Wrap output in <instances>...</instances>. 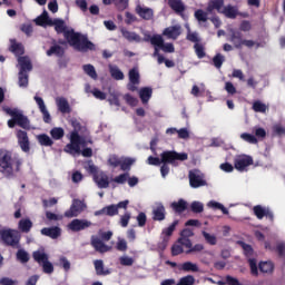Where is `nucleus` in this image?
Here are the masks:
<instances>
[{
    "instance_id": "62",
    "label": "nucleus",
    "mask_w": 285,
    "mask_h": 285,
    "mask_svg": "<svg viewBox=\"0 0 285 285\" xmlns=\"http://www.w3.org/2000/svg\"><path fill=\"white\" fill-rule=\"evenodd\" d=\"M179 139H190V129L188 127L179 129Z\"/></svg>"
},
{
    "instance_id": "2",
    "label": "nucleus",
    "mask_w": 285,
    "mask_h": 285,
    "mask_svg": "<svg viewBox=\"0 0 285 285\" xmlns=\"http://www.w3.org/2000/svg\"><path fill=\"white\" fill-rule=\"evenodd\" d=\"M69 141L70 142L65 147V153L73 156L82 155V157H92V149L86 148L88 146V140L80 137L77 129L70 132Z\"/></svg>"
},
{
    "instance_id": "12",
    "label": "nucleus",
    "mask_w": 285,
    "mask_h": 285,
    "mask_svg": "<svg viewBox=\"0 0 285 285\" xmlns=\"http://www.w3.org/2000/svg\"><path fill=\"white\" fill-rule=\"evenodd\" d=\"M253 213L257 217V219H262L263 217H266L269 222H273L275 219V215L273 214V212H271L269 208L262 207V205L254 206Z\"/></svg>"
},
{
    "instance_id": "27",
    "label": "nucleus",
    "mask_w": 285,
    "mask_h": 285,
    "mask_svg": "<svg viewBox=\"0 0 285 285\" xmlns=\"http://www.w3.org/2000/svg\"><path fill=\"white\" fill-rule=\"evenodd\" d=\"M119 210L117 209V205H110L107 206L100 210L95 212L96 217H99V215H109V217H114V215H117Z\"/></svg>"
},
{
    "instance_id": "42",
    "label": "nucleus",
    "mask_w": 285,
    "mask_h": 285,
    "mask_svg": "<svg viewBox=\"0 0 285 285\" xmlns=\"http://www.w3.org/2000/svg\"><path fill=\"white\" fill-rule=\"evenodd\" d=\"M135 161H136L135 158L122 157L120 161L121 170H130V167L132 166V164H135Z\"/></svg>"
},
{
    "instance_id": "63",
    "label": "nucleus",
    "mask_w": 285,
    "mask_h": 285,
    "mask_svg": "<svg viewBox=\"0 0 285 285\" xmlns=\"http://www.w3.org/2000/svg\"><path fill=\"white\" fill-rule=\"evenodd\" d=\"M40 112H42L43 110H47L48 108L46 107V102L43 101V98L39 97V96H35L33 97Z\"/></svg>"
},
{
    "instance_id": "38",
    "label": "nucleus",
    "mask_w": 285,
    "mask_h": 285,
    "mask_svg": "<svg viewBox=\"0 0 285 285\" xmlns=\"http://www.w3.org/2000/svg\"><path fill=\"white\" fill-rule=\"evenodd\" d=\"M206 244H209V246H217V236L214 234H210L208 232H203L202 233Z\"/></svg>"
},
{
    "instance_id": "16",
    "label": "nucleus",
    "mask_w": 285,
    "mask_h": 285,
    "mask_svg": "<svg viewBox=\"0 0 285 285\" xmlns=\"http://www.w3.org/2000/svg\"><path fill=\"white\" fill-rule=\"evenodd\" d=\"M18 144L23 153H30V140L28 138V132L23 130L17 131Z\"/></svg>"
},
{
    "instance_id": "21",
    "label": "nucleus",
    "mask_w": 285,
    "mask_h": 285,
    "mask_svg": "<svg viewBox=\"0 0 285 285\" xmlns=\"http://www.w3.org/2000/svg\"><path fill=\"white\" fill-rule=\"evenodd\" d=\"M91 245L94 246V248L98 252V253H108V250H110V246L104 244V242H101V239L92 236L91 238Z\"/></svg>"
},
{
    "instance_id": "45",
    "label": "nucleus",
    "mask_w": 285,
    "mask_h": 285,
    "mask_svg": "<svg viewBox=\"0 0 285 285\" xmlns=\"http://www.w3.org/2000/svg\"><path fill=\"white\" fill-rule=\"evenodd\" d=\"M194 50H195L196 57H198V59H204V57H206V50L204 48V45L196 42L194 45Z\"/></svg>"
},
{
    "instance_id": "35",
    "label": "nucleus",
    "mask_w": 285,
    "mask_h": 285,
    "mask_svg": "<svg viewBox=\"0 0 285 285\" xmlns=\"http://www.w3.org/2000/svg\"><path fill=\"white\" fill-rule=\"evenodd\" d=\"M105 6H110V3H115L119 10H126L128 8V0H102Z\"/></svg>"
},
{
    "instance_id": "37",
    "label": "nucleus",
    "mask_w": 285,
    "mask_h": 285,
    "mask_svg": "<svg viewBox=\"0 0 285 285\" xmlns=\"http://www.w3.org/2000/svg\"><path fill=\"white\" fill-rule=\"evenodd\" d=\"M30 228H32V222L30 219L24 218L19 222V230L21 233H30Z\"/></svg>"
},
{
    "instance_id": "1",
    "label": "nucleus",
    "mask_w": 285,
    "mask_h": 285,
    "mask_svg": "<svg viewBox=\"0 0 285 285\" xmlns=\"http://www.w3.org/2000/svg\"><path fill=\"white\" fill-rule=\"evenodd\" d=\"M37 26H53L56 32H63L65 39H67L68 43L72 46L76 50L80 52H86V50H95V45L88 39L83 38L81 35L75 32L72 28L66 27V22L61 19H50L48 17V11H43L41 16L36 19Z\"/></svg>"
},
{
    "instance_id": "41",
    "label": "nucleus",
    "mask_w": 285,
    "mask_h": 285,
    "mask_svg": "<svg viewBox=\"0 0 285 285\" xmlns=\"http://www.w3.org/2000/svg\"><path fill=\"white\" fill-rule=\"evenodd\" d=\"M18 85L20 88H28V72L19 71Z\"/></svg>"
},
{
    "instance_id": "50",
    "label": "nucleus",
    "mask_w": 285,
    "mask_h": 285,
    "mask_svg": "<svg viewBox=\"0 0 285 285\" xmlns=\"http://www.w3.org/2000/svg\"><path fill=\"white\" fill-rule=\"evenodd\" d=\"M190 210H191V213H195L196 215H198L199 213H204V204L195 200L190 205Z\"/></svg>"
},
{
    "instance_id": "17",
    "label": "nucleus",
    "mask_w": 285,
    "mask_h": 285,
    "mask_svg": "<svg viewBox=\"0 0 285 285\" xmlns=\"http://www.w3.org/2000/svg\"><path fill=\"white\" fill-rule=\"evenodd\" d=\"M94 181L97 184L98 188H108V186H110L108 175L104 171H96V174H94Z\"/></svg>"
},
{
    "instance_id": "18",
    "label": "nucleus",
    "mask_w": 285,
    "mask_h": 285,
    "mask_svg": "<svg viewBox=\"0 0 285 285\" xmlns=\"http://www.w3.org/2000/svg\"><path fill=\"white\" fill-rule=\"evenodd\" d=\"M223 8H224V0H209L206 10L208 14H214L215 10L216 12L222 13Z\"/></svg>"
},
{
    "instance_id": "44",
    "label": "nucleus",
    "mask_w": 285,
    "mask_h": 285,
    "mask_svg": "<svg viewBox=\"0 0 285 285\" xmlns=\"http://www.w3.org/2000/svg\"><path fill=\"white\" fill-rule=\"evenodd\" d=\"M240 139H243V141H246L247 144H258L259 140H257V137H255L253 134H248V132H243L240 134Z\"/></svg>"
},
{
    "instance_id": "64",
    "label": "nucleus",
    "mask_w": 285,
    "mask_h": 285,
    "mask_svg": "<svg viewBox=\"0 0 285 285\" xmlns=\"http://www.w3.org/2000/svg\"><path fill=\"white\" fill-rule=\"evenodd\" d=\"M276 253H277V255L279 256V257H284V255H285V244L284 243H278L277 245H276Z\"/></svg>"
},
{
    "instance_id": "60",
    "label": "nucleus",
    "mask_w": 285,
    "mask_h": 285,
    "mask_svg": "<svg viewBox=\"0 0 285 285\" xmlns=\"http://www.w3.org/2000/svg\"><path fill=\"white\" fill-rule=\"evenodd\" d=\"M254 135L258 139H266V129H264L262 127H255L254 128Z\"/></svg>"
},
{
    "instance_id": "46",
    "label": "nucleus",
    "mask_w": 285,
    "mask_h": 285,
    "mask_svg": "<svg viewBox=\"0 0 285 285\" xmlns=\"http://www.w3.org/2000/svg\"><path fill=\"white\" fill-rule=\"evenodd\" d=\"M83 72L88 75L91 79H97V70H95V66L92 65H85L82 67Z\"/></svg>"
},
{
    "instance_id": "22",
    "label": "nucleus",
    "mask_w": 285,
    "mask_h": 285,
    "mask_svg": "<svg viewBox=\"0 0 285 285\" xmlns=\"http://www.w3.org/2000/svg\"><path fill=\"white\" fill-rule=\"evenodd\" d=\"M122 37L130 42L139 43L141 41V37L136 32L129 31L128 29H120Z\"/></svg>"
},
{
    "instance_id": "53",
    "label": "nucleus",
    "mask_w": 285,
    "mask_h": 285,
    "mask_svg": "<svg viewBox=\"0 0 285 285\" xmlns=\"http://www.w3.org/2000/svg\"><path fill=\"white\" fill-rule=\"evenodd\" d=\"M248 264L252 275H254V277H257V275H259V271L257 269V261L255 258H249Z\"/></svg>"
},
{
    "instance_id": "20",
    "label": "nucleus",
    "mask_w": 285,
    "mask_h": 285,
    "mask_svg": "<svg viewBox=\"0 0 285 285\" xmlns=\"http://www.w3.org/2000/svg\"><path fill=\"white\" fill-rule=\"evenodd\" d=\"M154 219L156 222H164V219H166V208H164L161 203H157L154 206Z\"/></svg>"
},
{
    "instance_id": "11",
    "label": "nucleus",
    "mask_w": 285,
    "mask_h": 285,
    "mask_svg": "<svg viewBox=\"0 0 285 285\" xmlns=\"http://www.w3.org/2000/svg\"><path fill=\"white\" fill-rule=\"evenodd\" d=\"M92 226V223L87 219H73L71 223H69L68 228L69 230H72V233H79V230H86V228H90Z\"/></svg>"
},
{
    "instance_id": "14",
    "label": "nucleus",
    "mask_w": 285,
    "mask_h": 285,
    "mask_svg": "<svg viewBox=\"0 0 285 285\" xmlns=\"http://www.w3.org/2000/svg\"><path fill=\"white\" fill-rule=\"evenodd\" d=\"M206 180L204 176L199 175L197 171H189V186L191 188H202V186H206Z\"/></svg>"
},
{
    "instance_id": "40",
    "label": "nucleus",
    "mask_w": 285,
    "mask_h": 285,
    "mask_svg": "<svg viewBox=\"0 0 285 285\" xmlns=\"http://www.w3.org/2000/svg\"><path fill=\"white\" fill-rule=\"evenodd\" d=\"M209 208H214V210H222L223 215H228V208H226L223 204L210 200L208 203Z\"/></svg>"
},
{
    "instance_id": "39",
    "label": "nucleus",
    "mask_w": 285,
    "mask_h": 285,
    "mask_svg": "<svg viewBox=\"0 0 285 285\" xmlns=\"http://www.w3.org/2000/svg\"><path fill=\"white\" fill-rule=\"evenodd\" d=\"M208 11H204L202 9H198L195 11V19L199 21V23H206L208 21Z\"/></svg>"
},
{
    "instance_id": "49",
    "label": "nucleus",
    "mask_w": 285,
    "mask_h": 285,
    "mask_svg": "<svg viewBox=\"0 0 285 285\" xmlns=\"http://www.w3.org/2000/svg\"><path fill=\"white\" fill-rule=\"evenodd\" d=\"M224 61H226V57H224V55H222V53H217L213 58V63H214L215 68H217V69H219V68H222V66H224Z\"/></svg>"
},
{
    "instance_id": "3",
    "label": "nucleus",
    "mask_w": 285,
    "mask_h": 285,
    "mask_svg": "<svg viewBox=\"0 0 285 285\" xmlns=\"http://www.w3.org/2000/svg\"><path fill=\"white\" fill-rule=\"evenodd\" d=\"M19 166H21V159H19V156L12 155V153L8 150L0 151V168H2L7 177L17 173V170H19Z\"/></svg>"
},
{
    "instance_id": "32",
    "label": "nucleus",
    "mask_w": 285,
    "mask_h": 285,
    "mask_svg": "<svg viewBox=\"0 0 285 285\" xmlns=\"http://www.w3.org/2000/svg\"><path fill=\"white\" fill-rule=\"evenodd\" d=\"M261 273H273L275 271V264L271 261L261 262L258 265Z\"/></svg>"
},
{
    "instance_id": "15",
    "label": "nucleus",
    "mask_w": 285,
    "mask_h": 285,
    "mask_svg": "<svg viewBox=\"0 0 285 285\" xmlns=\"http://www.w3.org/2000/svg\"><path fill=\"white\" fill-rule=\"evenodd\" d=\"M139 85V69L134 68L129 70V83L127 85V89L131 92H135L138 90Z\"/></svg>"
},
{
    "instance_id": "31",
    "label": "nucleus",
    "mask_w": 285,
    "mask_h": 285,
    "mask_svg": "<svg viewBox=\"0 0 285 285\" xmlns=\"http://www.w3.org/2000/svg\"><path fill=\"white\" fill-rule=\"evenodd\" d=\"M139 97L142 104H148L150 97H153V89L150 87H145L139 90Z\"/></svg>"
},
{
    "instance_id": "55",
    "label": "nucleus",
    "mask_w": 285,
    "mask_h": 285,
    "mask_svg": "<svg viewBox=\"0 0 285 285\" xmlns=\"http://www.w3.org/2000/svg\"><path fill=\"white\" fill-rule=\"evenodd\" d=\"M119 263L121 266H132V264H135V259L130 256L124 255L119 258Z\"/></svg>"
},
{
    "instance_id": "24",
    "label": "nucleus",
    "mask_w": 285,
    "mask_h": 285,
    "mask_svg": "<svg viewBox=\"0 0 285 285\" xmlns=\"http://www.w3.org/2000/svg\"><path fill=\"white\" fill-rule=\"evenodd\" d=\"M136 12L137 14H139V17H141V19H146V20H150L153 19V9L148 8V7H142L141 4H138L136 7Z\"/></svg>"
},
{
    "instance_id": "57",
    "label": "nucleus",
    "mask_w": 285,
    "mask_h": 285,
    "mask_svg": "<svg viewBox=\"0 0 285 285\" xmlns=\"http://www.w3.org/2000/svg\"><path fill=\"white\" fill-rule=\"evenodd\" d=\"M17 258L22 264H26V262H28V259H30V256L28 255V253L26 250L19 249L18 253H17Z\"/></svg>"
},
{
    "instance_id": "6",
    "label": "nucleus",
    "mask_w": 285,
    "mask_h": 285,
    "mask_svg": "<svg viewBox=\"0 0 285 285\" xmlns=\"http://www.w3.org/2000/svg\"><path fill=\"white\" fill-rule=\"evenodd\" d=\"M204 250V244L193 245L190 238H179V253L186 255H193V253H202Z\"/></svg>"
},
{
    "instance_id": "33",
    "label": "nucleus",
    "mask_w": 285,
    "mask_h": 285,
    "mask_svg": "<svg viewBox=\"0 0 285 285\" xmlns=\"http://www.w3.org/2000/svg\"><path fill=\"white\" fill-rule=\"evenodd\" d=\"M180 271H185V273H199V267L197 264L186 262L180 265Z\"/></svg>"
},
{
    "instance_id": "13",
    "label": "nucleus",
    "mask_w": 285,
    "mask_h": 285,
    "mask_svg": "<svg viewBox=\"0 0 285 285\" xmlns=\"http://www.w3.org/2000/svg\"><path fill=\"white\" fill-rule=\"evenodd\" d=\"M86 205L81 200H73L70 209L65 213V217H79V215L83 212Z\"/></svg>"
},
{
    "instance_id": "19",
    "label": "nucleus",
    "mask_w": 285,
    "mask_h": 285,
    "mask_svg": "<svg viewBox=\"0 0 285 285\" xmlns=\"http://www.w3.org/2000/svg\"><path fill=\"white\" fill-rule=\"evenodd\" d=\"M220 14H224L227 19H237L239 17V9L235 6L227 4L223 8Z\"/></svg>"
},
{
    "instance_id": "48",
    "label": "nucleus",
    "mask_w": 285,
    "mask_h": 285,
    "mask_svg": "<svg viewBox=\"0 0 285 285\" xmlns=\"http://www.w3.org/2000/svg\"><path fill=\"white\" fill-rule=\"evenodd\" d=\"M52 55H56V57H61L63 55V49L60 46H52L48 51H47V57H52Z\"/></svg>"
},
{
    "instance_id": "26",
    "label": "nucleus",
    "mask_w": 285,
    "mask_h": 285,
    "mask_svg": "<svg viewBox=\"0 0 285 285\" xmlns=\"http://www.w3.org/2000/svg\"><path fill=\"white\" fill-rule=\"evenodd\" d=\"M229 41L234 45V48H236L237 50H242V46L244 42V39H242V32L234 31L230 35Z\"/></svg>"
},
{
    "instance_id": "25",
    "label": "nucleus",
    "mask_w": 285,
    "mask_h": 285,
    "mask_svg": "<svg viewBox=\"0 0 285 285\" xmlns=\"http://www.w3.org/2000/svg\"><path fill=\"white\" fill-rule=\"evenodd\" d=\"M41 235H45L46 237H51V239H57V237L61 236V228L59 227L42 228Z\"/></svg>"
},
{
    "instance_id": "56",
    "label": "nucleus",
    "mask_w": 285,
    "mask_h": 285,
    "mask_svg": "<svg viewBox=\"0 0 285 285\" xmlns=\"http://www.w3.org/2000/svg\"><path fill=\"white\" fill-rule=\"evenodd\" d=\"M179 285H195V277L193 275H187L179 279Z\"/></svg>"
},
{
    "instance_id": "58",
    "label": "nucleus",
    "mask_w": 285,
    "mask_h": 285,
    "mask_svg": "<svg viewBox=\"0 0 285 285\" xmlns=\"http://www.w3.org/2000/svg\"><path fill=\"white\" fill-rule=\"evenodd\" d=\"M124 99L128 106L135 107L137 104H139V100L135 97H132L130 94H127L124 96Z\"/></svg>"
},
{
    "instance_id": "51",
    "label": "nucleus",
    "mask_w": 285,
    "mask_h": 285,
    "mask_svg": "<svg viewBox=\"0 0 285 285\" xmlns=\"http://www.w3.org/2000/svg\"><path fill=\"white\" fill-rule=\"evenodd\" d=\"M128 181V173L116 176L111 179L112 187L115 188V184H126Z\"/></svg>"
},
{
    "instance_id": "59",
    "label": "nucleus",
    "mask_w": 285,
    "mask_h": 285,
    "mask_svg": "<svg viewBox=\"0 0 285 285\" xmlns=\"http://www.w3.org/2000/svg\"><path fill=\"white\" fill-rule=\"evenodd\" d=\"M109 166H112L114 168H117V166H121V158L111 155L108 159Z\"/></svg>"
},
{
    "instance_id": "9",
    "label": "nucleus",
    "mask_w": 285,
    "mask_h": 285,
    "mask_svg": "<svg viewBox=\"0 0 285 285\" xmlns=\"http://www.w3.org/2000/svg\"><path fill=\"white\" fill-rule=\"evenodd\" d=\"M248 166H253V157L248 155H238L234 159V167L236 170H239V173H244Z\"/></svg>"
},
{
    "instance_id": "4",
    "label": "nucleus",
    "mask_w": 285,
    "mask_h": 285,
    "mask_svg": "<svg viewBox=\"0 0 285 285\" xmlns=\"http://www.w3.org/2000/svg\"><path fill=\"white\" fill-rule=\"evenodd\" d=\"M3 111L12 117V119L8 120L9 128H14L18 125L20 128H24V130L30 129V120L23 115V111L17 108L11 109L10 107H3Z\"/></svg>"
},
{
    "instance_id": "23",
    "label": "nucleus",
    "mask_w": 285,
    "mask_h": 285,
    "mask_svg": "<svg viewBox=\"0 0 285 285\" xmlns=\"http://www.w3.org/2000/svg\"><path fill=\"white\" fill-rule=\"evenodd\" d=\"M18 66L20 68V72H30V70H32V62L28 57H19Z\"/></svg>"
},
{
    "instance_id": "30",
    "label": "nucleus",
    "mask_w": 285,
    "mask_h": 285,
    "mask_svg": "<svg viewBox=\"0 0 285 285\" xmlns=\"http://www.w3.org/2000/svg\"><path fill=\"white\" fill-rule=\"evenodd\" d=\"M163 35L164 37H167V39H177L179 37V27L174 26L166 28Z\"/></svg>"
},
{
    "instance_id": "61",
    "label": "nucleus",
    "mask_w": 285,
    "mask_h": 285,
    "mask_svg": "<svg viewBox=\"0 0 285 285\" xmlns=\"http://www.w3.org/2000/svg\"><path fill=\"white\" fill-rule=\"evenodd\" d=\"M130 213L126 212L125 215L120 216V225L122 228H127L130 222Z\"/></svg>"
},
{
    "instance_id": "54",
    "label": "nucleus",
    "mask_w": 285,
    "mask_h": 285,
    "mask_svg": "<svg viewBox=\"0 0 285 285\" xmlns=\"http://www.w3.org/2000/svg\"><path fill=\"white\" fill-rule=\"evenodd\" d=\"M253 110L255 112H266V104L259 101V100H256L254 104H253Z\"/></svg>"
},
{
    "instance_id": "8",
    "label": "nucleus",
    "mask_w": 285,
    "mask_h": 285,
    "mask_svg": "<svg viewBox=\"0 0 285 285\" xmlns=\"http://www.w3.org/2000/svg\"><path fill=\"white\" fill-rule=\"evenodd\" d=\"M0 237L2 242L9 246H17V244H19V232L14 229L0 230Z\"/></svg>"
},
{
    "instance_id": "34",
    "label": "nucleus",
    "mask_w": 285,
    "mask_h": 285,
    "mask_svg": "<svg viewBox=\"0 0 285 285\" xmlns=\"http://www.w3.org/2000/svg\"><path fill=\"white\" fill-rule=\"evenodd\" d=\"M37 141L40 144V146H52V144H55V141H52V138H50V136L46 135V134H40L38 136H36Z\"/></svg>"
},
{
    "instance_id": "52",
    "label": "nucleus",
    "mask_w": 285,
    "mask_h": 285,
    "mask_svg": "<svg viewBox=\"0 0 285 285\" xmlns=\"http://www.w3.org/2000/svg\"><path fill=\"white\" fill-rule=\"evenodd\" d=\"M239 245L242 246L243 250H244V255L246 257H253V246H250L249 244H246L244 242H239Z\"/></svg>"
},
{
    "instance_id": "10",
    "label": "nucleus",
    "mask_w": 285,
    "mask_h": 285,
    "mask_svg": "<svg viewBox=\"0 0 285 285\" xmlns=\"http://www.w3.org/2000/svg\"><path fill=\"white\" fill-rule=\"evenodd\" d=\"M151 45L158 50H163V52H175L173 43H164V38L159 35L151 38Z\"/></svg>"
},
{
    "instance_id": "47",
    "label": "nucleus",
    "mask_w": 285,
    "mask_h": 285,
    "mask_svg": "<svg viewBox=\"0 0 285 285\" xmlns=\"http://www.w3.org/2000/svg\"><path fill=\"white\" fill-rule=\"evenodd\" d=\"M50 135L52 137V139L59 140L63 137L65 131L63 128L61 127H55L50 130Z\"/></svg>"
},
{
    "instance_id": "36",
    "label": "nucleus",
    "mask_w": 285,
    "mask_h": 285,
    "mask_svg": "<svg viewBox=\"0 0 285 285\" xmlns=\"http://www.w3.org/2000/svg\"><path fill=\"white\" fill-rule=\"evenodd\" d=\"M10 50L13 52V55H16V57H19V55H23L24 50H23V45L11 40V46H10Z\"/></svg>"
},
{
    "instance_id": "28",
    "label": "nucleus",
    "mask_w": 285,
    "mask_h": 285,
    "mask_svg": "<svg viewBox=\"0 0 285 285\" xmlns=\"http://www.w3.org/2000/svg\"><path fill=\"white\" fill-rule=\"evenodd\" d=\"M56 105L58 106V110L62 114L70 112V104H68V100L63 97L56 98Z\"/></svg>"
},
{
    "instance_id": "5",
    "label": "nucleus",
    "mask_w": 285,
    "mask_h": 285,
    "mask_svg": "<svg viewBox=\"0 0 285 285\" xmlns=\"http://www.w3.org/2000/svg\"><path fill=\"white\" fill-rule=\"evenodd\" d=\"M161 159L149 156L148 164L150 166H159V164H175L179 159V154L175 151H164L160 155Z\"/></svg>"
},
{
    "instance_id": "43",
    "label": "nucleus",
    "mask_w": 285,
    "mask_h": 285,
    "mask_svg": "<svg viewBox=\"0 0 285 285\" xmlns=\"http://www.w3.org/2000/svg\"><path fill=\"white\" fill-rule=\"evenodd\" d=\"M95 268L97 275H109L110 272L108 269H104V261H95Z\"/></svg>"
},
{
    "instance_id": "29",
    "label": "nucleus",
    "mask_w": 285,
    "mask_h": 285,
    "mask_svg": "<svg viewBox=\"0 0 285 285\" xmlns=\"http://www.w3.org/2000/svg\"><path fill=\"white\" fill-rule=\"evenodd\" d=\"M109 72L112 79H116V81H121L124 80V71L119 69V67L115 65H109Z\"/></svg>"
},
{
    "instance_id": "7",
    "label": "nucleus",
    "mask_w": 285,
    "mask_h": 285,
    "mask_svg": "<svg viewBox=\"0 0 285 285\" xmlns=\"http://www.w3.org/2000/svg\"><path fill=\"white\" fill-rule=\"evenodd\" d=\"M33 259L43 267L45 273L50 274L55 271L52 263L48 262V254L43 249L33 252Z\"/></svg>"
}]
</instances>
